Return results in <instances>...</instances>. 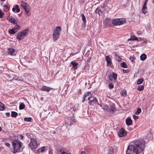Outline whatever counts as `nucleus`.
Segmentation results:
<instances>
[{
    "label": "nucleus",
    "instance_id": "obj_1",
    "mask_svg": "<svg viewBox=\"0 0 154 154\" xmlns=\"http://www.w3.org/2000/svg\"><path fill=\"white\" fill-rule=\"evenodd\" d=\"M145 147L143 140L139 139L134 141L132 144L128 146L127 154H139L143 152Z\"/></svg>",
    "mask_w": 154,
    "mask_h": 154
},
{
    "label": "nucleus",
    "instance_id": "obj_2",
    "mask_svg": "<svg viewBox=\"0 0 154 154\" xmlns=\"http://www.w3.org/2000/svg\"><path fill=\"white\" fill-rule=\"evenodd\" d=\"M12 144L14 152H20L22 150L21 147L22 143L19 139H16L13 141Z\"/></svg>",
    "mask_w": 154,
    "mask_h": 154
},
{
    "label": "nucleus",
    "instance_id": "obj_3",
    "mask_svg": "<svg viewBox=\"0 0 154 154\" xmlns=\"http://www.w3.org/2000/svg\"><path fill=\"white\" fill-rule=\"evenodd\" d=\"M38 144L35 138H31L30 142L29 144V147L32 150H34L38 147Z\"/></svg>",
    "mask_w": 154,
    "mask_h": 154
},
{
    "label": "nucleus",
    "instance_id": "obj_4",
    "mask_svg": "<svg viewBox=\"0 0 154 154\" xmlns=\"http://www.w3.org/2000/svg\"><path fill=\"white\" fill-rule=\"evenodd\" d=\"M61 30L60 27L57 26L54 29L53 33V38L54 40L58 39L60 35V33Z\"/></svg>",
    "mask_w": 154,
    "mask_h": 154
},
{
    "label": "nucleus",
    "instance_id": "obj_5",
    "mask_svg": "<svg viewBox=\"0 0 154 154\" xmlns=\"http://www.w3.org/2000/svg\"><path fill=\"white\" fill-rule=\"evenodd\" d=\"M29 29H26L19 33L16 36L17 39L21 40L23 39L28 34Z\"/></svg>",
    "mask_w": 154,
    "mask_h": 154
},
{
    "label": "nucleus",
    "instance_id": "obj_6",
    "mask_svg": "<svg viewBox=\"0 0 154 154\" xmlns=\"http://www.w3.org/2000/svg\"><path fill=\"white\" fill-rule=\"evenodd\" d=\"M126 22V20L124 18L116 19L113 20L112 23L114 25H122Z\"/></svg>",
    "mask_w": 154,
    "mask_h": 154
},
{
    "label": "nucleus",
    "instance_id": "obj_7",
    "mask_svg": "<svg viewBox=\"0 0 154 154\" xmlns=\"http://www.w3.org/2000/svg\"><path fill=\"white\" fill-rule=\"evenodd\" d=\"M21 6L24 9L27 15H30L29 13V8L26 3L23 1L22 2H21Z\"/></svg>",
    "mask_w": 154,
    "mask_h": 154
},
{
    "label": "nucleus",
    "instance_id": "obj_8",
    "mask_svg": "<svg viewBox=\"0 0 154 154\" xmlns=\"http://www.w3.org/2000/svg\"><path fill=\"white\" fill-rule=\"evenodd\" d=\"M75 122L74 116L69 117L67 119L66 123L68 125H70L73 124Z\"/></svg>",
    "mask_w": 154,
    "mask_h": 154
},
{
    "label": "nucleus",
    "instance_id": "obj_9",
    "mask_svg": "<svg viewBox=\"0 0 154 154\" xmlns=\"http://www.w3.org/2000/svg\"><path fill=\"white\" fill-rule=\"evenodd\" d=\"M79 109V106L78 105H75L74 106L72 104H70L69 107V106L68 107H67L66 108V109L68 110L71 109L74 111L78 110Z\"/></svg>",
    "mask_w": 154,
    "mask_h": 154
},
{
    "label": "nucleus",
    "instance_id": "obj_10",
    "mask_svg": "<svg viewBox=\"0 0 154 154\" xmlns=\"http://www.w3.org/2000/svg\"><path fill=\"white\" fill-rule=\"evenodd\" d=\"M91 97L92 95L90 92H88L85 93L83 95L84 100L83 102L85 100H89Z\"/></svg>",
    "mask_w": 154,
    "mask_h": 154
},
{
    "label": "nucleus",
    "instance_id": "obj_11",
    "mask_svg": "<svg viewBox=\"0 0 154 154\" xmlns=\"http://www.w3.org/2000/svg\"><path fill=\"white\" fill-rule=\"evenodd\" d=\"M118 134L120 137H122L125 136L127 133L123 128H122L118 132Z\"/></svg>",
    "mask_w": 154,
    "mask_h": 154
},
{
    "label": "nucleus",
    "instance_id": "obj_12",
    "mask_svg": "<svg viewBox=\"0 0 154 154\" xmlns=\"http://www.w3.org/2000/svg\"><path fill=\"white\" fill-rule=\"evenodd\" d=\"M108 77L110 81H112L113 78L114 80L115 81L117 79V75L114 72H112V74H109Z\"/></svg>",
    "mask_w": 154,
    "mask_h": 154
},
{
    "label": "nucleus",
    "instance_id": "obj_13",
    "mask_svg": "<svg viewBox=\"0 0 154 154\" xmlns=\"http://www.w3.org/2000/svg\"><path fill=\"white\" fill-rule=\"evenodd\" d=\"M53 88L50 87L43 86L40 89L41 91H45L47 92L49 91L50 90L52 89Z\"/></svg>",
    "mask_w": 154,
    "mask_h": 154
},
{
    "label": "nucleus",
    "instance_id": "obj_14",
    "mask_svg": "<svg viewBox=\"0 0 154 154\" xmlns=\"http://www.w3.org/2000/svg\"><path fill=\"white\" fill-rule=\"evenodd\" d=\"M116 110L115 105L112 103L110 104V108H109V111L110 112H114Z\"/></svg>",
    "mask_w": 154,
    "mask_h": 154
},
{
    "label": "nucleus",
    "instance_id": "obj_15",
    "mask_svg": "<svg viewBox=\"0 0 154 154\" xmlns=\"http://www.w3.org/2000/svg\"><path fill=\"white\" fill-rule=\"evenodd\" d=\"M97 103V100L96 98H93V100H91L89 102V103L91 105H94V104H96Z\"/></svg>",
    "mask_w": 154,
    "mask_h": 154
},
{
    "label": "nucleus",
    "instance_id": "obj_16",
    "mask_svg": "<svg viewBox=\"0 0 154 154\" xmlns=\"http://www.w3.org/2000/svg\"><path fill=\"white\" fill-rule=\"evenodd\" d=\"M12 11L13 12H15V11L16 10V12L17 13L19 12L20 11V8H19V6L18 5H16L15 6V7H13L12 9Z\"/></svg>",
    "mask_w": 154,
    "mask_h": 154
},
{
    "label": "nucleus",
    "instance_id": "obj_17",
    "mask_svg": "<svg viewBox=\"0 0 154 154\" xmlns=\"http://www.w3.org/2000/svg\"><path fill=\"white\" fill-rule=\"evenodd\" d=\"M8 54L9 55H11L12 56L15 55L14 54V53L15 52V50L13 48H8Z\"/></svg>",
    "mask_w": 154,
    "mask_h": 154
},
{
    "label": "nucleus",
    "instance_id": "obj_18",
    "mask_svg": "<svg viewBox=\"0 0 154 154\" xmlns=\"http://www.w3.org/2000/svg\"><path fill=\"white\" fill-rule=\"evenodd\" d=\"M71 64L72 65V67L74 69H75L77 68L78 65V63L72 61L71 62Z\"/></svg>",
    "mask_w": 154,
    "mask_h": 154
},
{
    "label": "nucleus",
    "instance_id": "obj_19",
    "mask_svg": "<svg viewBox=\"0 0 154 154\" xmlns=\"http://www.w3.org/2000/svg\"><path fill=\"white\" fill-rule=\"evenodd\" d=\"M113 153V148L112 147H109L107 150V154H112Z\"/></svg>",
    "mask_w": 154,
    "mask_h": 154
},
{
    "label": "nucleus",
    "instance_id": "obj_20",
    "mask_svg": "<svg viewBox=\"0 0 154 154\" xmlns=\"http://www.w3.org/2000/svg\"><path fill=\"white\" fill-rule=\"evenodd\" d=\"M8 20L11 23L14 24H17V22L11 16L9 17L8 19Z\"/></svg>",
    "mask_w": 154,
    "mask_h": 154
},
{
    "label": "nucleus",
    "instance_id": "obj_21",
    "mask_svg": "<svg viewBox=\"0 0 154 154\" xmlns=\"http://www.w3.org/2000/svg\"><path fill=\"white\" fill-rule=\"evenodd\" d=\"M126 125H130L132 124V121L131 119L129 118H127L126 119Z\"/></svg>",
    "mask_w": 154,
    "mask_h": 154
},
{
    "label": "nucleus",
    "instance_id": "obj_22",
    "mask_svg": "<svg viewBox=\"0 0 154 154\" xmlns=\"http://www.w3.org/2000/svg\"><path fill=\"white\" fill-rule=\"evenodd\" d=\"M106 60L107 63V64L108 66H109L111 64V61L109 57L107 56L106 57Z\"/></svg>",
    "mask_w": 154,
    "mask_h": 154
},
{
    "label": "nucleus",
    "instance_id": "obj_23",
    "mask_svg": "<svg viewBox=\"0 0 154 154\" xmlns=\"http://www.w3.org/2000/svg\"><path fill=\"white\" fill-rule=\"evenodd\" d=\"M3 7L5 12H8L9 10V7L8 5H4L3 6Z\"/></svg>",
    "mask_w": 154,
    "mask_h": 154
},
{
    "label": "nucleus",
    "instance_id": "obj_24",
    "mask_svg": "<svg viewBox=\"0 0 154 154\" xmlns=\"http://www.w3.org/2000/svg\"><path fill=\"white\" fill-rule=\"evenodd\" d=\"M137 40V38L134 35H131L130 38L128 39V41L136 40Z\"/></svg>",
    "mask_w": 154,
    "mask_h": 154
},
{
    "label": "nucleus",
    "instance_id": "obj_25",
    "mask_svg": "<svg viewBox=\"0 0 154 154\" xmlns=\"http://www.w3.org/2000/svg\"><path fill=\"white\" fill-rule=\"evenodd\" d=\"M60 151L61 154H71L69 152L65 151L63 149H60Z\"/></svg>",
    "mask_w": 154,
    "mask_h": 154
},
{
    "label": "nucleus",
    "instance_id": "obj_26",
    "mask_svg": "<svg viewBox=\"0 0 154 154\" xmlns=\"http://www.w3.org/2000/svg\"><path fill=\"white\" fill-rule=\"evenodd\" d=\"M146 58V55L145 54H142L140 56V59L142 60H145Z\"/></svg>",
    "mask_w": 154,
    "mask_h": 154
},
{
    "label": "nucleus",
    "instance_id": "obj_27",
    "mask_svg": "<svg viewBox=\"0 0 154 154\" xmlns=\"http://www.w3.org/2000/svg\"><path fill=\"white\" fill-rule=\"evenodd\" d=\"M142 11L143 13L145 14L147 12V8L146 7L143 6V8L142 9Z\"/></svg>",
    "mask_w": 154,
    "mask_h": 154
},
{
    "label": "nucleus",
    "instance_id": "obj_28",
    "mask_svg": "<svg viewBox=\"0 0 154 154\" xmlns=\"http://www.w3.org/2000/svg\"><path fill=\"white\" fill-rule=\"evenodd\" d=\"M5 109L4 105L0 102V110H3Z\"/></svg>",
    "mask_w": 154,
    "mask_h": 154
},
{
    "label": "nucleus",
    "instance_id": "obj_29",
    "mask_svg": "<svg viewBox=\"0 0 154 154\" xmlns=\"http://www.w3.org/2000/svg\"><path fill=\"white\" fill-rule=\"evenodd\" d=\"M144 88L143 85H139L137 87V90L139 91H141Z\"/></svg>",
    "mask_w": 154,
    "mask_h": 154
},
{
    "label": "nucleus",
    "instance_id": "obj_30",
    "mask_svg": "<svg viewBox=\"0 0 154 154\" xmlns=\"http://www.w3.org/2000/svg\"><path fill=\"white\" fill-rule=\"evenodd\" d=\"M18 115L17 113L15 112L12 111L11 113V116L12 117H16Z\"/></svg>",
    "mask_w": 154,
    "mask_h": 154
},
{
    "label": "nucleus",
    "instance_id": "obj_31",
    "mask_svg": "<svg viewBox=\"0 0 154 154\" xmlns=\"http://www.w3.org/2000/svg\"><path fill=\"white\" fill-rule=\"evenodd\" d=\"M25 107V105L23 103H22L20 104L19 105V109H22L24 108Z\"/></svg>",
    "mask_w": 154,
    "mask_h": 154
},
{
    "label": "nucleus",
    "instance_id": "obj_32",
    "mask_svg": "<svg viewBox=\"0 0 154 154\" xmlns=\"http://www.w3.org/2000/svg\"><path fill=\"white\" fill-rule=\"evenodd\" d=\"M81 16L82 17V20L83 21L84 23L85 24L86 23V18L84 15L83 14H81Z\"/></svg>",
    "mask_w": 154,
    "mask_h": 154
},
{
    "label": "nucleus",
    "instance_id": "obj_33",
    "mask_svg": "<svg viewBox=\"0 0 154 154\" xmlns=\"http://www.w3.org/2000/svg\"><path fill=\"white\" fill-rule=\"evenodd\" d=\"M115 59L117 60L118 61H120L122 60V59L119 57L118 56V55L115 54Z\"/></svg>",
    "mask_w": 154,
    "mask_h": 154
},
{
    "label": "nucleus",
    "instance_id": "obj_34",
    "mask_svg": "<svg viewBox=\"0 0 154 154\" xmlns=\"http://www.w3.org/2000/svg\"><path fill=\"white\" fill-rule=\"evenodd\" d=\"M121 66L123 68H127V65L124 62L122 63H121L120 64Z\"/></svg>",
    "mask_w": 154,
    "mask_h": 154
},
{
    "label": "nucleus",
    "instance_id": "obj_35",
    "mask_svg": "<svg viewBox=\"0 0 154 154\" xmlns=\"http://www.w3.org/2000/svg\"><path fill=\"white\" fill-rule=\"evenodd\" d=\"M46 147L43 146L42 147H41L40 149L39 150H40L41 152H42L45 151L46 150Z\"/></svg>",
    "mask_w": 154,
    "mask_h": 154
},
{
    "label": "nucleus",
    "instance_id": "obj_36",
    "mask_svg": "<svg viewBox=\"0 0 154 154\" xmlns=\"http://www.w3.org/2000/svg\"><path fill=\"white\" fill-rule=\"evenodd\" d=\"M103 108L104 110L109 111V108L108 106L107 105L104 106L103 107Z\"/></svg>",
    "mask_w": 154,
    "mask_h": 154
},
{
    "label": "nucleus",
    "instance_id": "obj_37",
    "mask_svg": "<svg viewBox=\"0 0 154 154\" xmlns=\"http://www.w3.org/2000/svg\"><path fill=\"white\" fill-rule=\"evenodd\" d=\"M141 109L140 108H138L137 109L136 111L135 112V114L136 115H138L141 112Z\"/></svg>",
    "mask_w": 154,
    "mask_h": 154
},
{
    "label": "nucleus",
    "instance_id": "obj_38",
    "mask_svg": "<svg viewBox=\"0 0 154 154\" xmlns=\"http://www.w3.org/2000/svg\"><path fill=\"white\" fill-rule=\"evenodd\" d=\"M143 81V79H140L138 80L137 82V84L138 85L141 84L142 83Z\"/></svg>",
    "mask_w": 154,
    "mask_h": 154
},
{
    "label": "nucleus",
    "instance_id": "obj_39",
    "mask_svg": "<svg viewBox=\"0 0 154 154\" xmlns=\"http://www.w3.org/2000/svg\"><path fill=\"white\" fill-rule=\"evenodd\" d=\"M9 33L11 34H14L16 32L15 31H14V30L13 29H12L9 30Z\"/></svg>",
    "mask_w": 154,
    "mask_h": 154
},
{
    "label": "nucleus",
    "instance_id": "obj_40",
    "mask_svg": "<svg viewBox=\"0 0 154 154\" xmlns=\"http://www.w3.org/2000/svg\"><path fill=\"white\" fill-rule=\"evenodd\" d=\"M121 95L122 96H126V91L122 90L121 92Z\"/></svg>",
    "mask_w": 154,
    "mask_h": 154
},
{
    "label": "nucleus",
    "instance_id": "obj_41",
    "mask_svg": "<svg viewBox=\"0 0 154 154\" xmlns=\"http://www.w3.org/2000/svg\"><path fill=\"white\" fill-rule=\"evenodd\" d=\"M32 118L30 117L25 118L24 120L25 121L30 122Z\"/></svg>",
    "mask_w": 154,
    "mask_h": 154
},
{
    "label": "nucleus",
    "instance_id": "obj_42",
    "mask_svg": "<svg viewBox=\"0 0 154 154\" xmlns=\"http://www.w3.org/2000/svg\"><path fill=\"white\" fill-rule=\"evenodd\" d=\"M19 28L20 26H15L13 29L16 32L19 30Z\"/></svg>",
    "mask_w": 154,
    "mask_h": 154
},
{
    "label": "nucleus",
    "instance_id": "obj_43",
    "mask_svg": "<svg viewBox=\"0 0 154 154\" xmlns=\"http://www.w3.org/2000/svg\"><path fill=\"white\" fill-rule=\"evenodd\" d=\"M109 88L110 89H112L113 88L114 85L112 84H109L108 85Z\"/></svg>",
    "mask_w": 154,
    "mask_h": 154
},
{
    "label": "nucleus",
    "instance_id": "obj_44",
    "mask_svg": "<svg viewBox=\"0 0 154 154\" xmlns=\"http://www.w3.org/2000/svg\"><path fill=\"white\" fill-rule=\"evenodd\" d=\"M4 14L0 10V18L2 17Z\"/></svg>",
    "mask_w": 154,
    "mask_h": 154
},
{
    "label": "nucleus",
    "instance_id": "obj_45",
    "mask_svg": "<svg viewBox=\"0 0 154 154\" xmlns=\"http://www.w3.org/2000/svg\"><path fill=\"white\" fill-rule=\"evenodd\" d=\"M91 60V57H88L87 59L86 60L87 63H89L90 62Z\"/></svg>",
    "mask_w": 154,
    "mask_h": 154
},
{
    "label": "nucleus",
    "instance_id": "obj_46",
    "mask_svg": "<svg viewBox=\"0 0 154 154\" xmlns=\"http://www.w3.org/2000/svg\"><path fill=\"white\" fill-rule=\"evenodd\" d=\"M5 145L8 147H10V145L9 143L5 142Z\"/></svg>",
    "mask_w": 154,
    "mask_h": 154
},
{
    "label": "nucleus",
    "instance_id": "obj_47",
    "mask_svg": "<svg viewBox=\"0 0 154 154\" xmlns=\"http://www.w3.org/2000/svg\"><path fill=\"white\" fill-rule=\"evenodd\" d=\"M147 1H148V0H146L144 2V4L143 5V6H145V7H146V5H147Z\"/></svg>",
    "mask_w": 154,
    "mask_h": 154
},
{
    "label": "nucleus",
    "instance_id": "obj_48",
    "mask_svg": "<svg viewBox=\"0 0 154 154\" xmlns=\"http://www.w3.org/2000/svg\"><path fill=\"white\" fill-rule=\"evenodd\" d=\"M98 14L99 15V16H100V15L102 14V13L101 11H100L99 8L98 11Z\"/></svg>",
    "mask_w": 154,
    "mask_h": 154
},
{
    "label": "nucleus",
    "instance_id": "obj_49",
    "mask_svg": "<svg viewBox=\"0 0 154 154\" xmlns=\"http://www.w3.org/2000/svg\"><path fill=\"white\" fill-rule=\"evenodd\" d=\"M133 118L134 119H137L138 118V116H135V115H134Z\"/></svg>",
    "mask_w": 154,
    "mask_h": 154
},
{
    "label": "nucleus",
    "instance_id": "obj_50",
    "mask_svg": "<svg viewBox=\"0 0 154 154\" xmlns=\"http://www.w3.org/2000/svg\"><path fill=\"white\" fill-rule=\"evenodd\" d=\"M137 41H143V38H137Z\"/></svg>",
    "mask_w": 154,
    "mask_h": 154
},
{
    "label": "nucleus",
    "instance_id": "obj_51",
    "mask_svg": "<svg viewBox=\"0 0 154 154\" xmlns=\"http://www.w3.org/2000/svg\"><path fill=\"white\" fill-rule=\"evenodd\" d=\"M99 8H97L95 10V12L96 13H98V9H99Z\"/></svg>",
    "mask_w": 154,
    "mask_h": 154
},
{
    "label": "nucleus",
    "instance_id": "obj_52",
    "mask_svg": "<svg viewBox=\"0 0 154 154\" xmlns=\"http://www.w3.org/2000/svg\"><path fill=\"white\" fill-rule=\"evenodd\" d=\"M137 34L138 35L141 34V32L140 31H138L137 32Z\"/></svg>",
    "mask_w": 154,
    "mask_h": 154
},
{
    "label": "nucleus",
    "instance_id": "obj_53",
    "mask_svg": "<svg viewBox=\"0 0 154 154\" xmlns=\"http://www.w3.org/2000/svg\"><path fill=\"white\" fill-rule=\"evenodd\" d=\"M123 71L124 72H128V70H125L123 69Z\"/></svg>",
    "mask_w": 154,
    "mask_h": 154
},
{
    "label": "nucleus",
    "instance_id": "obj_54",
    "mask_svg": "<svg viewBox=\"0 0 154 154\" xmlns=\"http://www.w3.org/2000/svg\"><path fill=\"white\" fill-rule=\"evenodd\" d=\"M130 59L132 61H133L134 60V58L133 57H130Z\"/></svg>",
    "mask_w": 154,
    "mask_h": 154
},
{
    "label": "nucleus",
    "instance_id": "obj_55",
    "mask_svg": "<svg viewBox=\"0 0 154 154\" xmlns=\"http://www.w3.org/2000/svg\"><path fill=\"white\" fill-rule=\"evenodd\" d=\"M6 115L7 116H8L10 115V113L9 112H7L6 113Z\"/></svg>",
    "mask_w": 154,
    "mask_h": 154
},
{
    "label": "nucleus",
    "instance_id": "obj_56",
    "mask_svg": "<svg viewBox=\"0 0 154 154\" xmlns=\"http://www.w3.org/2000/svg\"><path fill=\"white\" fill-rule=\"evenodd\" d=\"M86 153L85 151L81 152L80 154H85Z\"/></svg>",
    "mask_w": 154,
    "mask_h": 154
},
{
    "label": "nucleus",
    "instance_id": "obj_57",
    "mask_svg": "<svg viewBox=\"0 0 154 154\" xmlns=\"http://www.w3.org/2000/svg\"><path fill=\"white\" fill-rule=\"evenodd\" d=\"M97 104L99 106H100V107H102V105H101V104H99V103H98V102H97Z\"/></svg>",
    "mask_w": 154,
    "mask_h": 154
},
{
    "label": "nucleus",
    "instance_id": "obj_58",
    "mask_svg": "<svg viewBox=\"0 0 154 154\" xmlns=\"http://www.w3.org/2000/svg\"><path fill=\"white\" fill-rule=\"evenodd\" d=\"M20 137H21V139H23V136L22 135H21L20 136Z\"/></svg>",
    "mask_w": 154,
    "mask_h": 154
},
{
    "label": "nucleus",
    "instance_id": "obj_59",
    "mask_svg": "<svg viewBox=\"0 0 154 154\" xmlns=\"http://www.w3.org/2000/svg\"><path fill=\"white\" fill-rule=\"evenodd\" d=\"M2 130V128L1 127H0V131H1Z\"/></svg>",
    "mask_w": 154,
    "mask_h": 154
},
{
    "label": "nucleus",
    "instance_id": "obj_60",
    "mask_svg": "<svg viewBox=\"0 0 154 154\" xmlns=\"http://www.w3.org/2000/svg\"><path fill=\"white\" fill-rule=\"evenodd\" d=\"M1 1L2 2H4V1H5V0H1Z\"/></svg>",
    "mask_w": 154,
    "mask_h": 154
},
{
    "label": "nucleus",
    "instance_id": "obj_61",
    "mask_svg": "<svg viewBox=\"0 0 154 154\" xmlns=\"http://www.w3.org/2000/svg\"><path fill=\"white\" fill-rule=\"evenodd\" d=\"M153 4H154V0H153Z\"/></svg>",
    "mask_w": 154,
    "mask_h": 154
},
{
    "label": "nucleus",
    "instance_id": "obj_62",
    "mask_svg": "<svg viewBox=\"0 0 154 154\" xmlns=\"http://www.w3.org/2000/svg\"><path fill=\"white\" fill-rule=\"evenodd\" d=\"M41 99H43V98L42 97L41 98Z\"/></svg>",
    "mask_w": 154,
    "mask_h": 154
}]
</instances>
